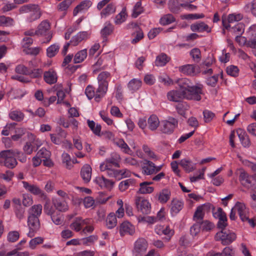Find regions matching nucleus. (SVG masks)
Returning a JSON list of instances; mask_svg holds the SVG:
<instances>
[{
  "instance_id": "680f3d73",
  "label": "nucleus",
  "mask_w": 256,
  "mask_h": 256,
  "mask_svg": "<svg viewBox=\"0 0 256 256\" xmlns=\"http://www.w3.org/2000/svg\"><path fill=\"white\" fill-rule=\"evenodd\" d=\"M143 8L140 2H137L134 6L132 16L134 18H136L143 12Z\"/></svg>"
},
{
  "instance_id": "6ab92c4d",
  "label": "nucleus",
  "mask_w": 256,
  "mask_h": 256,
  "mask_svg": "<svg viewBox=\"0 0 256 256\" xmlns=\"http://www.w3.org/2000/svg\"><path fill=\"white\" fill-rule=\"evenodd\" d=\"M171 196V192L168 188H164L156 194V198L158 202L164 204L166 203Z\"/></svg>"
},
{
  "instance_id": "f03ea898",
  "label": "nucleus",
  "mask_w": 256,
  "mask_h": 256,
  "mask_svg": "<svg viewBox=\"0 0 256 256\" xmlns=\"http://www.w3.org/2000/svg\"><path fill=\"white\" fill-rule=\"evenodd\" d=\"M18 12L20 14H28L26 19L30 22L38 20L42 14L39 6L32 4L22 6L18 9Z\"/></svg>"
},
{
  "instance_id": "864d4df0",
  "label": "nucleus",
  "mask_w": 256,
  "mask_h": 256,
  "mask_svg": "<svg viewBox=\"0 0 256 256\" xmlns=\"http://www.w3.org/2000/svg\"><path fill=\"white\" fill-rule=\"evenodd\" d=\"M60 46L57 44H53L50 46L46 50V54L49 58H52L56 56L58 52Z\"/></svg>"
},
{
  "instance_id": "20e7f679",
  "label": "nucleus",
  "mask_w": 256,
  "mask_h": 256,
  "mask_svg": "<svg viewBox=\"0 0 256 256\" xmlns=\"http://www.w3.org/2000/svg\"><path fill=\"white\" fill-rule=\"evenodd\" d=\"M50 25L48 20L42 21L38 26L36 30H30L25 32L26 36H34L35 34L40 36H46L47 42L50 41L52 38V33L50 31Z\"/></svg>"
},
{
  "instance_id": "4c0bfd02",
  "label": "nucleus",
  "mask_w": 256,
  "mask_h": 256,
  "mask_svg": "<svg viewBox=\"0 0 256 256\" xmlns=\"http://www.w3.org/2000/svg\"><path fill=\"white\" fill-rule=\"evenodd\" d=\"M62 162L68 169H70L74 164V160H72L70 156L66 152H64L62 156Z\"/></svg>"
},
{
  "instance_id": "338daca9",
  "label": "nucleus",
  "mask_w": 256,
  "mask_h": 256,
  "mask_svg": "<svg viewBox=\"0 0 256 256\" xmlns=\"http://www.w3.org/2000/svg\"><path fill=\"white\" fill-rule=\"evenodd\" d=\"M85 94L89 100L94 98L96 100V92H94V88L92 86H88L85 90Z\"/></svg>"
},
{
  "instance_id": "39448f33",
  "label": "nucleus",
  "mask_w": 256,
  "mask_h": 256,
  "mask_svg": "<svg viewBox=\"0 0 256 256\" xmlns=\"http://www.w3.org/2000/svg\"><path fill=\"white\" fill-rule=\"evenodd\" d=\"M16 153L12 150H4L0 152V164L8 168H13L17 165Z\"/></svg>"
},
{
  "instance_id": "3c124183",
  "label": "nucleus",
  "mask_w": 256,
  "mask_h": 256,
  "mask_svg": "<svg viewBox=\"0 0 256 256\" xmlns=\"http://www.w3.org/2000/svg\"><path fill=\"white\" fill-rule=\"evenodd\" d=\"M175 21V18L171 14H167L163 16L160 20V24L165 26Z\"/></svg>"
},
{
  "instance_id": "603ef678",
  "label": "nucleus",
  "mask_w": 256,
  "mask_h": 256,
  "mask_svg": "<svg viewBox=\"0 0 256 256\" xmlns=\"http://www.w3.org/2000/svg\"><path fill=\"white\" fill-rule=\"evenodd\" d=\"M14 24V20L10 17L4 16H0V26H10Z\"/></svg>"
},
{
  "instance_id": "8fccbe9b",
  "label": "nucleus",
  "mask_w": 256,
  "mask_h": 256,
  "mask_svg": "<svg viewBox=\"0 0 256 256\" xmlns=\"http://www.w3.org/2000/svg\"><path fill=\"white\" fill-rule=\"evenodd\" d=\"M15 134L12 136V139L14 141L20 140L26 133V130L22 128L14 127Z\"/></svg>"
},
{
  "instance_id": "a19ab883",
  "label": "nucleus",
  "mask_w": 256,
  "mask_h": 256,
  "mask_svg": "<svg viewBox=\"0 0 256 256\" xmlns=\"http://www.w3.org/2000/svg\"><path fill=\"white\" fill-rule=\"evenodd\" d=\"M87 56L86 49L81 50L76 54L74 58V62L75 64L80 63L86 58Z\"/></svg>"
},
{
  "instance_id": "5fc2aeb1",
  "label": "nucleus",
  "mask_w": 256,
  "mask_h": 256,
  "mask_svg": "<svg viewBox=\"0 0 256 256\" xmlns=\"http://www.w3.org/2000/svg\"><path fill=\"white\" fill-rule=\"evenodd\" d=\"M14 176V173L8 170L4 172L0 173V179L3 180L6 182H10Z\"/></svg>"
},
{
  "instance_id": "0eeeda50",
  "label": "nucleus",
  "mask_w": 256,
  "mask_h": 256,
  "mask_svg": "<svg viewBox=\"0 0 256 256\" xmlns=\"http://www.w3.org/2000/svg\"><path fill=\"white\" fill-rule=\"evenodd\" d=\"M239 180L245 187L252 189L256 188V176H250L246 172L241 170Z\"/></svg>"
},
{
  "instance_id": "58836bf2",
  "label": "nucleus",
  "mask_w": 256,
  "mask_h": 256,
  "mask_svg": "<svg viewBox=\"0 0 256 256\" xmlns=\"http://www.w3.org/2000/svg\"><path fill=\"white\" fill-rule=\"evenodd\" d=\"M204 206L203 205L198 206L194 215V220L196 222H200L204 216Z\"/></svg>"
},
{
  "instance_id": "de8ad7c7",
  "label": "nucleus",
  "mask_w": 256,
  "mask_h": 256,
  "mask_svg": "<svg viewBox=\"0 0 256 256\" xmlns=\"http://www.w3.org/2000/svg\"><path fill=\"white\" fill-rule=\"evenodd\" d=\"M88 124L89 128L92 132L98 136H100L101 131V126L98 124H96L93 120H88Z\"/></svg>"
},
{
  "instance_id": "c03bdc74",
  "label": "nucleus",
  "mask_w": 256,
  "mask_h": 256,
  "mask_svg": "<svg viewBox=\"0 0 256 256\" xmlns=\"http://www.w3.org/2000/svg\"><path fill=\"white\" fill-rule=\"evenodd\" d=\"M190 232L194 238H198L202 234V229L200 222H196L190 228Z\"/></svg>"
},
{
  "instance_id": "6e6552de",
  "label": "nucleus",
  "mask_w": 256,
  "mask_h": 256,
  "mask_svg": "<svg viewBox=\"0 0 256 256\" xmlns=\"http://www.w3.org/2000/svg\"><path fill=\"white\" fill-rule=\"evenodd\" d=\"M216 240H220L224 245L229 244L236 239V234L230 230H222L216 235Z\"/></svg>"
},
{
  "instance_id": "052dcab7",
  "label": "nucleus",
  "mask_w": 256,
  "mask_h": 256,
  "mask_svg": "<svg viewBox=\"0 0 256 256\" xmlns=\"http://www.w3.org/2000/svg\"><path fill=\"white\" fill-rule=\"evenodd\" d=\"M44 242V238L40 236L36 237L32 239L29 242V246L32 249H35L36 246Z\"/></svg>"
},
{
  "instance_id": "cd10ccee",
  "label": "nucleus",
  "mask_w": 256,
  "mask_h": 256,
  "mask_svg": "<svg viewBox=\"0 0 256 256\" xmlns=\"http://www.w3.org/2000/svg\"><path fill=\"white\" fill-rule=\"evenodd\" d=\"M92 168L88 164L84 165L82 168L80 175L85 182L90 181L92 178Z\"/></svg>"
},
{
  "instance_id": "7ed1b4c3",
  "label": "nucleus",
  "mask_w": 256,
  "mask_h": 256,
  "mask_svg": "<svg viewBox=\"0 0 256 256\" xmlns=\"http://www.w3.org/2000/svg\"><path fill=\"white\" fill-rule=\"evenodd\" d=\"M110 74L108 72H104L98 77V87L96 90V101L99 102L106 93Z\"/></svg>"
},
{
  "instance_id": "6e6d98bb",
  "label": "nucleus",
  "mask_w": 256,
  "mask_h": 256,
  "mask_svg": "<svg viewBox=\"0 0 256 256\" xmlns=\"http://www.w3.org/2000/svg\"><path fill=\"white\" fill-rule=\"evenodd\" d=\"M134 180L132 179H128L121 182L119 184V189L121 192H124L130 186L134 184Z\"/></svg>"
},
{
  "instance_id": "c9c22d12",
  "label": "nucleus",
  "mask_w": 256,
  "mask_h": 256,
  "mask_svg": "<svg viewBox=\"0 0 256 256\" xmlns=\"http://www.w3.org/2000/svg\"><path fill=\"white\" fill-rule=\"evenodd\" d=\"M142 82L138 78H133L130 81L128 84L129 90L132 92L138 90L142 86Z\"/></svg>"
},
{
  "instance_id": "a878e982",
  "label": "nucleus",
  "mask_w": 256,
  "mask_h": 256,
  "mask_svg": "<svg viewBox=\"0 0 256 256\" xmlns=\"http://www.w3.org/2000/svg\"><path fill=\"white\" fill-rule=\"evenodd\" d=\"M52 204L54 208L59 212H66L68 209V206L65 200H62L58 198H52Z\"/></svg>"
},
{
  "instance_id": "4468645a",
  "label": "nucleus",
  "mask_w": 256,
  "mask_h": 256,
  "mask_svg": "<svg viewBox=\"0 0 256 256\" xmlns=\"http://www.w3.org/2000/svg\"><path fill=\"white\" fill-rule=\"evenodd\" d=\"M156 233L159 236H165L169 240L174 235V231L168 225L157 224L154 228Z\"/></svg>"
},
{
  "instance_id": "e433bc0d",
  "label": "nucleus",
  "mask_w": 256,
  "mask_h": 256,
  "mask_svg": "<svg viewBox=\"0 0 256 256\" xmlns=\"http://www.w3.org/2000/svg\"><path fill=\"white\" fill-rule=\"evenodd\" d=\"M170 60V57H168L166 54L162 53L156 57L155 61V64L158 66H162L166 65Z\"/></svg>"
},
{
  "instance_id": "49530a36",
  "label": "nucleus",
  "mask_w": 256,
  "mask_h": 256,
  "mask_svg": "<svg viewBox=\"0 0 256 256\" xmlns=\"http://www.w3.org/2000/svg\"><path fill=\"white\" fill-rule=\"evenodd\" d=\"M9 116L12 120L20 122L24 119V115L22 112L16 110L10 112Z\"/></svg>"
},
{
  "instance_id": "79ce46f5",
  "label": "nucleus",
  "mask_w": 256,
  "mask_h": 256,
  "mask_svg": "<svg viewBox=\"0 0 256 256\" xmlns=\"http://www.w3.org/2000/svg\"><path fill=\"white\" fill-rule=\"evenodd\" d=\"M202 229V235L206 232H209L214 228V224L208 220H204L200 222Z\"/></svg>"
},
{
  "instance_id": "f257e3e1",
  "label": "nucleus",
  "mask_w": 256,
  "mask_h": 256,
  "mask_svg": "<svg viewBox=\"0 0 256 256\" xmlns=\"http://www.w3.org/2000/svg\"><path fill=\"white\" fill-rule=\"evenodd\" d=\"M177 83L180 90H172L168 92L166 98L168 100L172 102H180L184 99L200 101L203 94V86L200 84L193 85L188 78H182L178 80Z\"/></svg>"
},
{
  "instance_id": "9b49d317",
  "label": "nucleus",
  "mask_w": 256,
  "mask_h": 256,
  "mask_svg": "<svg viewBox=\"0 0 256 256\" xmlns=\"http://www.w3.org/2000/svg\"><path fill=\"white\" fill-rule=\"evenodd\" d=\"M148 244L144 238H138L134 242L133 254L136 256H140L147 250Z\"/></svg>"
},
{
  "instance_id": "2eb2a0df",
  "label": "nucleus",
  "mask_w": 256,
  "mask_h": 256,
  "mask_svg": "<svg viewBox=\"0 0 256 256\" xmlns=\"http://www.w3.org/2000/svg\"><path fill=\"white\" fill-rule=\"evenodd\" d=\"M234 210H236L238 212L242 221L245 222L248 220V209L244 203L238 202H236L234 206Z\"/></svg>"
},
{
  "instance_id": "0e129e2a",
  "label": "nucleus",
  "mask_w": 256,
  "mask_h": 256,
  "mask_svg": "<svg viewBox=\"0 0 256 256\" xmlns=\"http://www.w3.org/2000/svg\"><path fill=\"white\" fill-rule=\"evenodd\" d=\"M226 72L228 74L235 77L238 76L239 70L236 66L232 65L227 67Z\"/></svg>"
},
{
  "instance_id": "bf43d9fd",
  "label": "nucleus",
  "mask_w": 256,
  "mask_h": 256,
  "mask_svg": "<svg viewBox=\"0 0 256 256\" xmlns=\"http://www.w3.org/2000/svg\"><path fill=\"white\" fill-rule=\"evenodd\" d=\"M73 2L74 0H64L62 1L58 5V10L61 12H66Z\"/></svg>"
},
{
  "instance_id": "ddd939ff",
  "label": "nucleus",
  "mask_w": 256,
  "mask_h": 256,
  "mask_svg": "<svg viewBox=\"0 0 256 256\" xmlns=\"http://www.w3.org/2000/svg\"><path fill=\"white\" fill-rule=\"evenodd\" d=\"M135 203L138 210L144 214H148L150 212L151 206L146 199L138 196L136 198Z\"/></svg>"
},
{
  "instance_id": "4be33fe9",
  "label": "nucleus",
  "mask_w": 256,
  "mask_h": 256,
  "mask_svg": "<svg viewBox=\"0 0 256 256\" xmlns=\"http://www.w3.org/2000/svg\"><path fill=\"white\" fill-rule=\"evenodd\" d=\"M89 223V220L82 219L80 218H76L70 224V228L76 232H79L82 229V227Z\"/></svg>"
},
{
  "instance_id": "69168bd1",
  "label": "nucleus",
  "mask_w": 256,
  "mask_h": 256,
  "mask_svg": "<svg viewBox=\"0 0 256 256\" xmlns=\"http://www.w3.org/2000/svg\"><path fill=\"white\" fill-rule=\"evenodd\" d=\"M83 203L84 207L86 208H93L94 206L95 200L91 196H86L84 198Z\"/></svg>"
},
{
  "instance_id": "e2e57ef3",
  "label": "nucleus",
  "mask_w": 256,
  "mask_h": 256,
  "mask_svg": "<svg viewBox=\"0 0 256 256\" xmlns=\"http://www.w3.org/2000/svg\"><path fill=\"white\" fill-rule=\"evenodd\" d=\"M100 116L102 119L108 126H110L114 124V121L111 119L108 114L104 110H101L100 112Z\"/></svg>"
},
{
  "instance_id": "13d9d810",
  "label": "nucleus",
  "mask_w": 256,
  "mask_h": 256,
  "mask_svg": "<svg viewBox=\"0 0 256 256\" xmlns=\"http://www.w3.org/2000/svg\"><path fill=\"white\" fill-rule=\"evenodd\" d=\"M158 81L164 85L168 86L174 84L173 80L166 74L160 76L158 77Z\"/></svg>"
},
{
  "instance_id": "9d476101",
  "label": "nucleus",
  "mask_w": 256,
  "mask_h": 256,
  "mask_svg": "<svg viewBox=\"0 0 256 256\" xmlns=\"http://www.w3.org/2000/svg\"><path fill=\"white\" fill-rule=\"evenodd\" d=\"M28 225L29 228V232L28 233V236L32 238L40 228V222L38 218V217L28 216Z\"/></svg>"
},
{
  "instance_id": "c85d7f7f",
  "label": "nucleus",
  "mask_w": 256,
  "mask_h": 256,
  "mask_svg": "<svg viewBox=\"0 0 256 256\" xmlns=\"http://www.w3.org/2000/svg\"><path fill=\"white\" fill-rule=\"evenodd\" d=\"M92 4V2L89 0H84L74 10V15L76 16L78 12L88 10L91 6Z\"/></svg>"
},
{
  "instance_id": "f704fd0d",
  "label": "nucleus",
  "mask_w": 256,
  "mask_h": 256,
  "mask_svg": "<svg viewBox=\"0 0 256 256\" xmlns=\"http://www.w3.org/2000/svg\"><path fill=\"white\" fill-rule=\"evenodd\" d=\"M117 220L114 213L111 212L108 214L106 220V226L110 229L116 226Z\"/></svg>"
},
{
  "instance_id": "1a4fd4ad",
  "label": "nucleus",
  "mask_w": 256,
  "mask_h": 256,
  "mask_svg": "<svg viewBox=\"0 0 256 256\" xmlns=\"http://www.w3.org/2000/svg\"><path fill=\"white\" fill-rule=\"evenodd\" d=\"M177 120L173 118H169L162 122L161 131L165 134H171L178 126Z\"/></svg>"
},
{
  "instance_id": "c756f323",
  "label": "nucleus",
  "mask_w": 256,
  "mask_h": 256,
  "mask_svg": "<svg viewBox=\"0 0 256 256\" xmlns=\"http://www.w3.org/2000/svg\"><path fill=\"white\" fill-rule=\"evenodd\" d=\"M108 176H110L114 177L116 179L120 180L122 178L129 177L131 176V172L130 170L126 169H122L120 170H116L114 172H109Z\"/></svg>"
},
{
  "instance_id": "b1692460",
  "label": "nucleus",
  "mask_w": 256,
  "mask_h": 256,
  "mask_svg": "<svg viewBox=\"0 0 256 256\" xmlns=\"http://www.w3.org/2000/svg\"><path fill=\"white\" fill-rule=\"evenodd\" d=\"M242 16L240 14H230L228 16L226 20L222 18L223 26L226 29L230 27L228 24L233 23L235 22H238L242 20Z\"/></svg>"
},
{
  "instance_id": "a211bd4d",
  "label": "nucleus",
  "mask_w": 256,
  "mask_h": 256,
  "mask_svg": "<svg viewBox=\"0 0 256 256\" xmlns=\"http://www.w3.org/2000/svg\"><path fill=\"white\" fill-rule=\"evenodd\" d=\"M94 182L101 188H112L114 183L103 176H98L94 180Z\"/></svg>"
},
{
  "instance_id": "a18cd8bd",
  "label": "nucleus",
  "mask_w": 256,
  "mask_h": 256,
  "mask_svg": "<svg viewBox=\"0 0 256 256\" xmlns=\"http://www.w3.org/2000/svg\"><path fill=\"white\" fill-rule=\"evenodd\" d=\"M44 212L48 216L54 214L56 212H58L56 211V209L54 208L53 204L50 202H46L44 206Z\"/></svg>"
},
{
  "instance_id": "bb28decb",
  "label": "nucleus",
  "mask_w": 256,
  "mask_h": 256,
  "mask_svg": "<svg viewBox=\"0 0 256 256\" xmlns=\"http://www.w3.org/2000/svg\"><path fill=\"white\" fill-rule=\"evenodd\" d=\"M44 80L49 84H53L57 81V74L56 72L52 69H50L44 73Z\"/></svg>"
},
{
  "instance_id": "423d86ee",
  "label": "nucleus",
  "mask_w": 256,
  "mask_h": 256,
  "mask_svg": "<svg viewBox=\"0 0 256 256\" xmlns=\"http://www.w3.org/2000/svg\"><path fill=\"white\" fill-rule=\"evenodd\" d=\"M120 160V155L114 154V156L111 158L106 160L104 162L100 164V169L101 172L107 170L108 174L109 172H114L115 170L112 169V166H119L118 162Z\"/></svg>"
},
{
  "instance_id": "09e8293b",
  "label": "nucleus",
  "mask_w": 256,
  "mask_h": 256,
  "mask_svg": "<svg viewBox=\"0 0 256 256\" xmlns=\"http://www.w3.org/2000/svg\"><path fill=\"white\" fill-rule=\"evenodd\" d=\"M127 17L126 8H123L122 10L118 14L115 18V23L116 24H120L125 22Z\"/></svg>"
},
{
  "instance_id": "5701e85b",
  "label": "nucleus",
  "mask_w": 256,
  "mask_h": 256,
  "mask_svg": "<svg viewBox=\"0 0 256 256\" xmlns=\"http://www.w3.org/2000/svg\"><path fill=\"white\" fill-rule=\"evenodd\" d=\"M190 29L192 32H210L211 28L204 22H196L192 24L190 26Z\"/></svg>"
},
{
  "instance_id": "ea45409f",
  "label": "nucleus",
  "mask_w": 256,
  "mask_h": 256,
  "mask_svg": "<svg viewBox=\"0 0 256 256\" xmlns=\"http://www.w3.org/2000/svg\"><path fill=\"white\" fill-rule=\"evenodd\" d=\"M42 206L40 204L34 205L28 210L29 216L38 218L42 214Z\"/></svg>"
},
{
  "instance_id": "774afa93",
  "label": "nucleus",
  "mask_w": 256,
  "mask_h": 256,
  "mask_svg": "<svg viewBox=\"0 0 256 256\" xmlns=\"http://www.w3.org/2000/svg\"><path fill=\"white\" fill-rule=\"evenodd\" d=\"M190 54L194 61L198 62L200 60L201 54L200 50L198 48H193L190 51Z\"/></svg>"
},
{
  "instance_id": "f3484780",
  "label": "nucleus",
  "mask_w": 256,
  "mask_h": 256,
  "mask_svg": "<svg viewBox=\"0 0 256 256\" xmlns=\"http://www.w3.org/2000/svg\"><path fill=\"white\" fill-rule=\"evenodd\" d=\"M24 188L31 194L42 197L44 196V192L36 185L28 184V182H22Z\"/></svg>"
},
{
  "instance_id": "473e14b6",
  "label": "nucleus",
  "mask_w": 256,
  "mask_h": 256,
  "mask_svg": "<svg viewBox=\"0 0 256 256\" xmlns=\"http://www.w3.org/2000/svg\"><path fill=\"white\" fill-rule=\"evenodd\" d=\"M115 144L125 154L131 155L132 150L123 139H118L115 141Z\"/></svg>"
},
{
  "instance_id": "aec40b11",
  "label": "nucleus",
  "mask_w": 256,
  "mask_h": 256,
  "mask_svg": "<svg viewBox=\"0 0 256 256\" xmlns=\"http://www.w3.org/2000/svg\"><path fill=\"white\" fill-rule=\"evenodd\" d=\"M214 216L218 218V226L220 228H224L227 226V218L226 214L220 208L218 209L214 213Z\"/></svg>"
},
{
  "instance_id": "37998d69",
  "label": "nucleus",
  "mask_w": 256,
  "mask_h": 256,
  "mask_svg": "<svg viewBox=\"0 0 256 256\" xmlns=\"http://www.w3.org/2000/svg\"><path fill=\"white\" fill-rule=\"evenodd\" d=\"M116 6L113 4H110L101 12L102 17H106L116 12Z\"/></svg>"
},
{
  "instance_id": "dca6fc26",
  "label": "nucleus",
  "mask_w": 256,
  "mask_h": 256,
  "mask_svg": "<svg viewBox=\"0 0 256 256\" xmlns=\"http://www.w3.org/2000/svg\"><path fill=\"white\" fill-rule=\"evenodd\" d=\"M135 232V228L130 222L125 221L120 226V234L121 236L126 234L132 235Z\"/></svg>"
},
{
  "instance_id": "7c9ffc66",
  "label": "nucleus",
  "mask_w": 256,
  "mask_h": 256,
  "mask_svg": "<svg viewBox=\"0 0 256 256\" xmlns=\"http://www.w3.org/2000/svg\"><path fill=\"white\" fill-rule=\"evenodd\" d=\"M180 164L187 172H192L196 168V164L187 158L181 160L180 162Z\"/></svg>"
},
{
  "instance_id": "412c9836",
  "label": "nucleus",
  "mask_w": 256,
  "mask_h": 256,
  "mask_svg": "<svg viewBox=\"0 0 256 256\" xmlns=\"http://www.w3.org/2000/svg\"><path fill=\"white\" fill-rule=\"evenodd\" d=\"M183 202L178 198H174L170 204V213L172 215L178 214L183 208Z\"/></svg>"
},
{
  "instance_id": "4d7b16f0",
  "label": "nucleus",
  "mask_w": 256,
  "mask_h": 256,
  "mask_svg": "<svg viewBox=\"0 0 256 256\" xmlns=\"http://www.w3.org/2000/svg\"><path fill=\"white\" fill-rule=\"evenodd\" d=\"M98 239L96 235H92L88 237L82 238V244L86 246H90L94 243Z\"/></svg>"
},
{
  "instance_id": "f8f14e48",
  "label": "nucleus",
  "mask_w": 256,
  "mask_h": 256,
  "mask_svg": "<svg viewBox=\"0 0 256 256\" xmlns=\"http://www.w3.org/2000/svg\"><path fill=\"white\" fill-rule=\"evenodd\" d=\"M178 70L184 74L191 76H196L200 72V67L196 64H185L180 66Z\"/></svg>"
},
{
  "instance_id": "72a5a7b5",
  "label": "nucleus",
  "mask_w": 256,
  "mask_h": 256,
  "mask_svg": "<svg viewBox=\"0 0 256 256\" xmlns=\"http://www.w3.org/2000/svg\"><path fill=\"white\" fill-rule=\"evenodd\" d=\"M237 134L241 144L244 147H248L250 144V140L246 132L242 130H237Z\"/></svg>"
},
{
  "instance_id": "393cba45",
  "label": "nucleus",
  "mask_w": 256,
  "mask_h": 256,
  "mask_svg": "<svg viewBox=\"0 0 256 256\" xmlns=\"http://www.w3.org/2000/svg\"><path fill=\"white\" fill-rule=\"evenodd\" d=\"M160 124L158 118L155 114H152L148 119V127L152 131L157 130Z\"/></svg>"
},
{
  "instance_id": "2f4dec72",
  "label": "nucleus",
  "mask_w": 256,
  "mask_h": 256,
  "mask_svg": "<svg viewBox=\"0 0 256 256\" xmlns=\"http://www.w3.org/2000/svg\"><path fill=\"white\" fill-rule=\"evenodd\" d=\"M152 182H143L140 184V189L138 192L142 194H150L154 191V188L150 186L152 184Z\"/></svg>"
}]
</instances>
